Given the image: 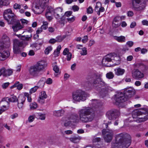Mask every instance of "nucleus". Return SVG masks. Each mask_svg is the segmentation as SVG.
<instances>
[{"mask_svg": "<svg viewBox=\"0 0 148 148\" xmlns=\"http://www.w3.org/2000/svg\"><path fill=\"white\" fill-rule=\"evenodd\" d=\"M90 107H84L80 109L78 112L79 120L83 123H87L92 121L93 117L89 116L93 111V108L99 107V103L97 99H93L89 103Z\"/></svg>", "mask_w": 148, "mask_h": 148, "instance_id": "1", "label": "nucleus"}, {"mask_svg": "<svg viewBox=\"0 0 148 148\" xmlns=\"http://www.w3.org/2000/svg\"><path fill=\"white\" fill-rule=\"evenodd\" d=\"M131 142L130 135L126 133H121L116 135L115 143H112V148H127Z\"/></svg>", "mask_w": 148, "mask_h": 148, "instance_id": "2", "label": "nucleus"}, {"mask_svg": "<svg viewBox=\"0 0 148 148\" xmlns=\"http://www.w3.org/2000/svg\"><path fill=\"white\" fill-rule=\"evenodd\" d=\"M102 75L94 73L88 75L86 77L87 81L83 82L82 85L86 88H91L92 85L98 84L101 81Z\"/></svg>", "mask_w": 148, "mask_h": 148, "instance_id": "3", "label": "nucleus"}, {"mask_svg": "<svg viewBox=\"0 0 148 148\" xmlns=\"http://www.w3.org/2000/svg\"><path fill=\"white\" fill-rule=\"evenodd\" d=\"M112 122L111 121L103 123V124L105 125V127L107 129H103L102 130V134L105 140L107 143L111 141L113 135V131L108 128L110 127L109 126H110Z\"/></svg>", "mask_w": 148, "mask_h": 148, "instance_id": "4", "label": "nucleus"}, {"mask_svg": "<svg viewBox=\"0 0 148 148\" xmlns=\"http://www.w3.org/2000/svg\"><path fill=\"white\" fill-rule=\"evenodd\" d=\"M3 16L9 24H13L18 20L16 19V16L13 13L12 10L10 8L4 11Z\"/></svg>", "mask_w": 148, "mask_h": 148, "instance_id": "5", "label": "nucleus"}, {"mask_svg": "<svg viewBox=\"0 0 148 148\" xmlns=\"http://www.w3.org/2000/svg\"><path fill=\"white\" fill-rule=\"evenodd\" d=\"M72 96L73 102H79L85 101L87 95L84 91L79 90L73 92Z\"/></svg>", "mask_w": 148, "mask_h": 148, "instance_id": "6", "label": "nucleus"}, {"mask_svg": "<svg viewBox=\"0 0 148 148\" xmlns=\"http://www.w3.org/2000/svg\"><path fill=\"white\" fill-rule=\"evenodd\" d=\"M114 100L116 103H120L125 102L127 100V97L125 96L124 93L119 92L113 96Z\"/></svg>", "mask_w": 148, "mask_h": 148, "instance_id": "7", "label": "nucleus"}, {"mask_svg": "<svg viewBox=\"0 0 148 148\" xmlns=\"http://www.w3.org/2000/svg\"><path fill=\"white\" fill-rule=\"evenodd\" d=\"M120 114L119 111L115 109H112L107 112L106 115L109 120H114Z\"/></svg>", "mask_w": 148, "mask_h": 148, "instance_id": "8", "label": "nucleus"}, {"mask_svg": "<svg viewBox=\"0 0 148 148\" xmlns=\"http://www.w3.org/2000/svg\"><path fill=\"white\" fill-rule=\"evenodd\" d=\"M23 43L18 40L15 39L14 40L13 51L14 53L18 54L21 53L19 47H22Z\"/></svg>", "mask_w": 148, "mask_h": 148, "instance_id": "9", "label": "nucleus"}, {"mask_svg": "<svg viewBox=\"0 0 148 148\" xmlns=\"http://www.w3.org/2000/svg\"><path fill=\"white\" fill-rule=\"evenodd\" d=\"M132 77L135 79L140 80L144 76L143 73L137 69H134L132 71Z\"/></svg>", "mask_w": 148, "mask_h": 148, "instance_id": "10", "label": "nucleus"}, {"mask_svg": "<svg viewBox=\"0 0 148 148\" xmlns=\"http://www.w3.org/2000/svg\"><path fill=\"white\" fill-rule=\"evenodd\" d=\"M13 73V70L12 69H6L3 67L0 69V76L3 75L4 77H7L11 75Z\"/></svg>", "mask_w": 148, "mask_h": 148, "instance_id": "11", "label": "nucleus"}, {"mask_svg": "<svg viewBox=\"0 0 148 148\" xmlns=\"http://www.w3.org/2000/svg\"><path fill=\"white\" fill-rule=\"evenodd\" d=\"M114 89L107 84L104 87L101 88L100 94L102 97H105L108 92L112 91Z\"/></svg>", "mask_w": 148, "mask_h": 148, "instance_id": "12", "label": "nucleus"}, {"mask_svg": "<svg viewBox=\"0 0 148 148\" xmlns=\"http://www.w3.org/2000/svg\"><path fill=\"white\" fill-rule=\"evenodd\" d=\"M124 94L127 99L133 96L135 94V90L131 87L127 88L125 89Z\"/></svg>", "mask_w": 148, "mask_h": 148, "instance_id": "13", "label": "nucleus"}, {"mask_svg": "<svg viewBox=\"0 0 148 148\" xmlns=\"http://www.w3.org/2000/svg\"><path fill=\"white\" fill-rule=\"evenodd\" d=\"M146 113H147V112L145 110L142 108L139 109H135L132 112V117L133 119H138V117L141 114Z\"/></svg>", "mask_w": 148, "mask_h": 148, "instance_id": "14", "label": "nucleus"}, {"mask_svg": "<svg viewBox=\"0 0 148 148\" xmlns=\"http://www.w3.org/2000/svg\"><path fill=\"white\" fill-rule=\"evenodd\" d=\"M54 15L55 18L57 19H60L62 21L63 17H61L62 11V8H58L54 10Z\"/></svg>", "mask_w": 148, "mask_h": 148, "instance_id": "15", "label": "nucleus"}, {"mask_svg": "<svg viewBox=\"0 0 148 148\" xmlns=\"http://www.w3.org/2000/svg\"><path fill=\"white\" fill-rule=\"evenodd\" d=\"M26 98L23 95H20L18 99V106L19 109H22L23 107V104L25 102Z\"/></svg>", "mask_w": 148, "mask_h": 148, "instance_id": "16", "label": "nucleus"}, {"mask_svg": "<svg viewBox=\"0 0 148 148\" xmlns=\"http://www.w3.org/2000/svg\"><path fill=\"white\" fill-rule=\"evenodd\" d=\"M12 28L14 32H16L23 27V25H22L19 20L18 21L13 24Z\"/></svg>", "mask_w": 148, "mask_h": 148, "instance_id": "17", "label": "nucleus"}, {"mask_svg": "<svg viewBox=\"0 0 148 148\" xmlns=\"http://www.w3.org/2000/svg\"><path fill=\"white\" fill-rule=\"evenodd\" d=\"M111 55L108 54L104 56L102 59V63L104 66H109L108 65V63L111 61Z\"/></svg>", "mask_w": 148, "mask_h": 148, "instance_id": "18", "label": "nucleus"}, {"mask_svg": "<svg viewBox=\"0 0 148 148\" xmlns=\"http://www.w3.org/2000/svg\"><path fill=\"white\" fill-rule=\"evenodd\" d=\"M39 71L44 69L47 66L46 62L43 61L38 62L36 65Z\"/></svg>", "mask_w": 148, "mask_h": 148, "instance_id": "19", "label": "nucleus"}, {"mask_svg": "<svg viewBox=\"0 0 148 148\" xmlns=\"http://www.w3.org/2000/svg\"><path fill=\"white\" fill-rule=\"evenodd\" d=\"M29 71L30 74L34 76L36 75L39 72L36 65L31 66Z\"/></svg>", "mask_w": 148, "mask_h": 148, "instance_id": "20", "label": "nucleus"}, {"mask_svg": "<svg viewBox=\"0 0 148 148\" xmlns=\"http://www.w3.org/2000/svg\"><path fill=\"white\" fill-rule=\"evenodd\" d=\"M142 109L145 110L147 113L141 114L140 115L142 116L141 117H138L139 119L138 120L140 122L145 121L148 119V112L147 110L145 108Z\"/></svg>", "mask_w": 148, "mask_h": 148, "instance_id": "21", "label": "nucleus"}, {"mask_svg": "<svg viewBox=\"0 0 148 148\" xmlns=\"http://www.w3.org/2000/svg\"><path fill=\"white\" fill-rule=\"evenodd\" d=\"M10 55L9 51H3L2 53L0 52V60L1 61L4 60Z\"/></svg>", "mask_w": 148, "mask_h": 148, "instance_id": "22", "label": "nucleus"}, {"mask_svg": "<svg viewBox=\"0 0 148 148\" xmlns=\"http://www.w3.org/2000/svg\"><path fill=\"white\" fill-rule=\"evenodd\" d=\"M145 7V4L144 3L140 4L139 6H132V9L136 11H140L144 9Z\"/></svg>", "mask_w": 148, "mask_h": 148, "instance_id": "23", "label": "nucleus"}, {"mask_svg": "<svg viewBox=\"0 0 148 148\" xmlns=\"http://www.w3.org/2000/svg\"><path fill=\"white\" fill-rule=\"evenodd\" d=\"M79 117L78 115L75 113H73L70 116V119L71 122H77L79 121Z\"/></svg>", "mask_w": 148, "mask_h": 148, "instance_id": "24", "label": "nucleus"}, {"mask_svg": "<svg viewBox=\"0 0 148 148\" xmlns=\"http://www.w3.org/2000/svg\"><path fill=\"white\" fill-rule=\"evenodd\" d=\"M17 36L21 40L26 41H29L31 40L32 37L31 34L27 35H21V34H19Z\"/></svg>", "mask_w": 148, "mask_h": 148, "instance_id": "25", "label": "nucleus"}, {"mask_svg": "<svg viewBox=\"0 0 148 148\" xmlns=\"http://www.w3.org/2000/svg\"><path fill=\"white\" fill-rule=\"evenodd\" d=\"M64 112V110L63 109L54 111L53 112V115L56 117L61 116L63 115Z\"/></svg>", "mask_w": 148, "mask_h": 148, "instance_id": "26", "label": "nucleus"}, {"mask_svg": "<svg viewBox=\"0 0 148 148\" xmlns=\"http://www.w3.org/2000/svg\"><path fill=\"white\" fill-rule=\"evenodd\" d=\"M115 75H122L124 73L125 70L124 69L120 68H117L114 69Z\"/></svg>", "mask_w": 148, "mask_h": 148, "instance_id": "27", "label": "nucleus"}, {"mask_svg": "<svg viewBox=\"0 0 148 148\" xmlns=\"http://www.w3.org/2000/svg\"><path fill=\"white\" fill-rule=\"evenodd\" d=\"M111 55V60H113L116 61H119L120 59V57L117 56V54L115 53H110L109 54Z\"/></svg>", "mask_w": 148, "mask_h": 148, "instance_id": "28", "label": "nucleus"}, {"mask_svg": "<svg viewBox=\"0 0 148 148\" xmlns=\"http://www.w3.org/2000/svg\"><path fill=\"white\" fill-rule=\"evenodd\" d=\"M81 139V137L78 136H75L71 138L70 140L71 141L74 143H77L79 142Z\"/></svg>", "mask_w": 148, "mask_h": 148, "instance_id": "29", "label": "nucleus"}, {"mask_svg": "<svg viewBox=\"0 0 148 148\" xmlns=\"http://www.w3.org/2000/svg\"><path fill=\"white\" fill-rule=\"evenodd\" d=\"M49 0H40L39 4L40 6L42 8H45V7L47 5V3Z\"/></svg>", "mask_w": 148, "mask_h": 148, "instance_id": "30", "label": "nucleus"}, {"mask_svg": "<svg viewBox=\"0 0 148 148\" xmlns=\"http://www.w3.org/2000/svg\"><path fill=\"white\" fill-rule=\"evenodd\" d=\"M46 82V79L45 78H41L38 82L37 84L39 88L42 87L44 86Z\"/></svg>", "mask_w": 148, "mask_h": 148, "instance_id": "31", "label": "nucleus"}, {"mask_svg": "<svg viewBox=\"0 0 148 148\" xmlns=\"http://www.w3.org/2000/svg\"><path fill=\"white\" fill-rule=\"evenodd\" d=\"M17 87V89L18 90H21L23 87V85L22 84H20L19 82H16L14 85L11 86V88Z\"/></svg>", "mask_w": 148, "mask_h": 148, "instance_id": "32", "label": "nucleus"}, {"mask_svg": "<svg viewBox=\"0 0 148 148\" xmlns=\"http://www.w3.org/2000/svg\"><path fill=\"white\" fill-rule=\"evenodd\" d=\"M10 4L9 0H0V8L2 7V6H7Z\"/></svg>", "mask_w": 148, "mask_h": 148, "instance_id": "33", "label": "nucleus"}, {"mask_svg": "<svg viewBox=\"0 0 148 148\" xmlns=\"http://www.w3.org/2000/svg\"><path fill=\"white\" fill-rule=\"evenodd\" d=\"M61 48V47L60 45H59L58 46L57 49L54 51L53 53V55H54V57H56L59 56Z\"/></svg>", "mask_w": 148, "mask_h": 148, "instance_id": "34", "label": "nucleus"}, {"mask_svg": "<svg viewBox=\"0 0 148 148\" xmlns=\"http://www.w3.org/2000/svg\"><path fill=\"white\" fill-rule=\"evenodd\" d=\"M115 39L118 42H124L125 41V37L123 36H116Z\"/></svg>", "mask_w": 148, "mask_h": 148, "instance_id": "35", "label": "nucleus"}, {"mask_svg": "<svg viewBox=\"0 0 148 148\" xmlns=\"http://www.w3.org/2000/svg\"><path fill=\"white\" fill-rule=\"evenodd\" d=\"M18 98L15 95H12L11 97L8 99L9 102H16L18 101Z\"/></svg>", "mask_w": 148, "mask_h": 148, "instance_id": "36", "label": "nucleus"}, {"mask_svg": "<svg viewBox=\"0 0 148 148\" xmlns=\"http://www.w3.org/2000/svg\"><path fill=\"white\" fill-rule=\"evenodd\" d=\"M50 10V8H49L48 9V10L47 11L45 14V15L47 19L49 21H50L53 19L51 15H48V14H49V13H50L51 12V11Z\"/></svg>", "mask_w": 148, "mask_h": 148, "instance_id": "37", "label": "nucleus"}, {"mask_svg": "<svg viewBox=\"0 0 148 148\" xmlns=\"http://www.w3.org/2000/svg\"><path fill=\"white\" fill-rule=\"evenodd\" d=\"M29 107L30 110H34L37 108V104L35 102L31 103L29 105Z\"/></svg>", "mask_w": 148, "mask_h": 148, "instance_id": "38", "label": "nucleus"}, {"mask_svg": "<svg viewBox=\"0 0 148 148\" xmlns=\"http://www.w3.org/2000/svg\"><path fill=\"white\" fill-rule=\"evenodd\" d=\"M31 95L29 93L27 92H25L24 93L25 97H27V100L29 102H31L32 100Z\"/></svg>", "mask_w": 148, "mask_h": 148, "instance_id": "39", "label": "nucleus"}, {"mask_svg": "<svg viewBox=\"0 0 148 148\" xmlns=\"http://www.w3.org/2000/svg\"><path fill=\"white\" fill-rule=\"evenodd\" d=\"M114 76V75L112 72H110L106 74V77L109 79H112Z\"/></svg>", "mask_w": 148, "mask_h": 148, "instance_id": "40", "label": "nucleus"}, {"mask_svg": "<svg viewBox=\"0 0 148 148\" xmlns=\"http://www.w3.org/2000/svg\"><path fill=\"white\" fill-rule=\"evenodd\" d=\"M132 1V6H137V4H140L141 2V0H131Z\"/></svg>", "mask_w": 148, "mask_h": 148, "instance_id": "41", "label": "nucleus"}, {"mask_svg": "<svg viewBox=\"0 0 148 148\" xmlns=\"http://www.w3.org/2000/svg\"><path fill=\"white\" fill-rule=\"evenodd\" d=\"M47 97V95L46 94L45 92L44 91H42L41 93V95L40 96L39 98L41 99H45Z\"/></svg>", "mask_w": 148, "mask_h": 148, "instance_id": "42", "label": "nucleus"}, {"mask_svg": "<svg viewBox=\"0 0 148 148\" xmlns=\"http://www.w3.org/2000/svg\"><path fill=\"white\" fill-rule=\"evenodd\" d=\"M39 88V87H38V86H35L30 89L29 93L30 94H32V93L35 92Z\"/></svg>", "mask_w": 148, "mask_h": 148, "instance_id": "43", "label": "nucleus"}, {"mask_svg": "<svg viewBox=\"0 0 148 148\" xmlns=\"http://www.w3.org/2000/svg\"><path fill=\"white\" fill-rule=\"evenodd\" d=\"M52 48L51 46H49L46 48L45 50V53L46 54H48L49 52L52 50Z\"/></svg>", "mask_w": 148, "mask_h": 148, "instance_id": "44", "label": "nucleus"}, {"mask_svg": "<svg viewBox=\"0 0 148 148\" xmlns=\"http://www.w3.org/2000/svg\"><path fill=\"white\" fill-rule=\"evenodd\" d=\"M66 60L68 61L70 60L72 57V54L71 53H69L68 54H66Z\"/></svg>", "mask_w": 148, "mask_h": 148, "instance_id": "45", "label": "nucleus"}, {"mask_svg": "<svg viewBox=\"0 0 148 148\" xmlns=\"http://www.w3.org/2000/svg\"><path fill=\"white\" fill-rule=\"evenodd\" d=\"M39 118L41 120H44L45 118V115L42 114L40 113L38 114Z\"/></svg>", "mask_w": 148, "mask_h": 148, "instance_id": "46", "label": "nucleus"}, {"mask_svg": "<svg viewBox=\"0 0 148 148\" xmlns=\"http://www.w3.org/2000/svg\"><path fill=\"white\" fill-rule=\"evenodd\" d=\"M107 84H106L105 82L102 80V79H101V81H100L99 84H98V86H101V87L103 86L104 87Z\"/></svg>", "mask_w": 148, "mask_h": 148, "instance_id": "47", "label": "nucleus"}, {"mask_svg": "<svg viewBox=\"0 0 148 148\" xmlns=\"http://www.w3.org/2000/svg\"><path fill=\"white\" fill-rule=\"evenodd\" d=\"M87 13L91 14L93 12V9L91 6H89L87 9Z\"/></svg>", "mask_w": 148, "mask_h": 148, "instance_id": "48", "label": "nucleus"}, {"mask_svg": "<svg viewBox=\"0 0 148 148\" xmlns=\"http://www.w3.org/2000/svg\"><path fill=\"white\" fill-rule=\"evenodd\" d=\"M5 48L3 42H0V51H2Z\"/></svg>", "mask_w": 148, "mask_h": 148, "instance_id": "49", "label": "nucleus"}, {"mask_svg": "<svg viewBox=\"0 0 148 148\" xmlns=\"http://www.w3.org/2000/svg\"><path fill=\"white\" fill-rule=\"evenodd\" d=\"M104 11L105 9L103 7H101L97 11V14L99 15L101 12H103Z\"/></svg>", "mask_w": 148, "mask_h": 148, "instance_id": "50", "label": "nucleus"}, {"mask_svg": "<svg viewBox=\"0 0 148 148\" xmlns=\"http://www.w3.org/2000/svg\"><path fill=\"white\" fill-rule=\"evenodd\" d=\"M10 84V83L9 82H6L3 84L2 85V88L3 89H5L7 88Z\"/></svg>", "mask_w": 148, "mask_h": 148, "instance_id": "51", "label": "nucleus"}, {"mask_svg": "<svg viewBox=\"0 0 148 148\" xmlns=\"http://www.w3.org/2000/svg\"><path fill=\"white\" fill-rule=\"evenodd\" d=\"M101 140V138L99 137H95L93 139L92 142L93 143L99 142Z\"/></svg>", "mask_w": 148, "mask_h": 148, "instance_id": "52", "label": "nucleus"}, {"mask_svg": "<svg viewBox=\"0 0 148 148\" xmlns=\"http://www.w3.org/2000/svg\"><path fill=\"white\" fill-rule=\"evenodd\" d=\"M55 39L56 42H60L63 40V38L61 36H58Z\"/></svg>", "mask_w": 148, "mask_h": 148, "instance_id": "53", "label": "nucleus"}, {"mask_svg": "<svg viewBox=\"0 0 148 148\" xmlns=\"http://www.w3.org/2000/svg\"><path fill=\"white\" fill-rule=\"evenodd\" d=\"M35 119L34 116L31 115L28 118V121L29 122H32Z\"/></svg>", "mask_w": 148, "mask_h": 148, "instance_id": "54", "label": "nucleus"}, {"mask_svg": "<svg viewBox=\"0 0 148 148\" xmlns=\"http://www.w3.org/2000/svg\"><path fill=\"white\" fill-rule=\"evenodd\" d=\"M112 26L115 28H117L119 27L120 25V24L118 23L117 22H112Z\"/></svg>", "mask_w": 148, "mask_h": 148, "instance_id": "55", "label": "nucleus"}, {"mask_svg": "<svg viewBox=\"0 0 148 148\" xmlns=\"http://www.w3.org/2000/svg\"><path fill=\"white\" fill-rule=\"evenodd\" d=\"M80 54L81 55H85L87 54V50L85 48L83 49L82 52H81Z\"/></svg>", "mask_w": 148, "mask_h": 148, "instance_id": "56", "label": "nucleus"}, {"mask_svg": "<svg viewBox=\"0 0 148 148\" xmlns=\"http://www.w3.org/2000/svg\"><path fill=\"white\" fill-rule=\"evenodd\" d=\"M45 82L48 84H51L52 83L53 80L51 78H48L47 79V80Z\"/></svg>", "mask_w": 148, "mask_h": 148, "instance_id": "57", "label": "nucleus"}, {"mask_svg": "<svg viewBox=\"0 0 148 148\" xmlns=\"http://www.w3.org/2000/svg\"><path fill=\"white\" fill-rule=\"evenodd\" d=\"M120 20V17L119 16H116L114 18L113 22L118 23Z\"/></svg>", "mask_w": 148, "mask_h": 148, "instance_id": "58", "label": "nucleus"}, {"mask_svg": "<svg viewBox=\"0 0 148 148\" xmlns=\"http://www.w3.org/2000/svg\"><path fill=\"white\" fill-rule=\"evenodd\" d=\"M88 40V37L87 36H84L82 39V42L84 43H86Z\"/></svg>", "mask_w": 148, "mask_h": 148, "instance_id": "59", "label": "nucleus"}, {"mask_svg": "<svg viewBox=\"0 0 148 148\" xmlns=\"http://www.w3.org/2000/svg\"><path fill=\"white\" fill-rule=\"evenodd\" d=\"M126 45H127L129 47H132L133 45L134 42L132 41H129L127 42Z\"/></svg>", "mask_w": 148, "mask_h": 148, "instance_id": "60", "label": "nucleus"}, {"mask_svg": "<svg viewBox=\"0 0 148 148\" xmlns=\"http://www.w3.org/2000/svg\"><path fill=\"white\" fill-rule=\"evenodd\" d=\"M14 8L15 9H19L21 8V6L20 5L16 3L14 5Z\"/></svg>", "mask_w": 148, "mask_h": 148, "instance_id": "61", "label": "nucleus"}, {"mask_svg": "<svg viewBox=\"0 0 148 148\" xmlns=\"http://www.w3.org/2000/svg\"><path fill=\"white\" fill-rule=\"evenodd\" d=\"M72 13V11H68L65 12V13L64 14V15L66 16L69 17L71 15V14Z\"/></svg>", "mask_w": 148, "mask_h": 148, "instance_id": "62", "label": "nucleus"}, {"mask_svg": "<svg viewBox=\"0 0 148 148\" xmlns=\"http://www.w3.org/2000/svg\"><path fill=\"white\" fill-rule=\"evenodd\" d=\"M67 20L69 23H72L75 20V17L74 16H73L71 18H67Z\"/></svg>", "mask_w": 148, "mask_h": 148, "instance_id": "63", "label": "nucleus"}, {"mask_svg": "<svg viewBox=\"0 0 148 148\" xmlns=\"http://www.w3.org/2000/svg\"><path fill=\"white\" fill-rule=\"evenodd\" d=\"M53 70L56 73H58L59 72V68L56 65L54 67Z\"/></svg>", "mask_w": 148, "mask_h": 148, "instance_id": "64", "label": "nucleus"}]
</instances>
